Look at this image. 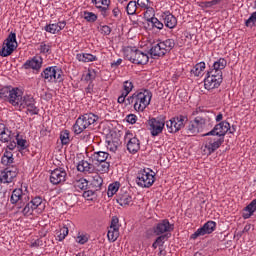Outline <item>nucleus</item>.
Listing matches in <instances>:
<instances>
[{"mask_svg": "<svg viewBox=\"0 0 256 256\" xmlns=\"http://www.w3.org/2000/svg\"><path fill=\"white\" fill-rule=\"evenodd\" d=\"M151 97L153 95L149 90H144L142 92H136L132 96H129L126 99V105H133L135 111L143 113L151 103Z\"/></svg>", "mask_w": 256, "mask_h": 256, "instance_id": "nucleus-1", "label": "nucleus"}, {"mask_svg": "<svg viewBox=\"0 0 256 256\" xmlns=\"http://www.w3.org/2000/svg\"><path fill=\"white\" fill-rule=\"evenodd\" d=\"M124 59L134 63V65H147L149 63V54L135 47L127 46L124 48Z\"/></svg>", "mask_w": 256, "mask_h": 256, "instance_id": "nucleus-2", "label": "nucleus"}, {"mask_svg": "<svg viewBox=\"0 0 256 256\" xmlns=\"http://www.w3.org/2000/svg\"><path fill=\"white\" fill-rule=\"evenodd\" d=\"M211 115L209 112L200 111L198 116L191 121L187 127L188 133L191 135H197V133H201L203 129H205V125L211 121Z\"/></svg>", "mask_w": 256, "mask_h": 256, "instance_id": "nucleus-3", "label": "nucleus"}, {"mask_svg": "<svg viewBox=\"0 0 256 256\" xmlns=\"http://www.w3.org/2000/svg\"><path fill=\"white\" fill-rule=\"evenodd\" d=\"M109 167H111V164L107 161L91 163L87 160H82L77 165V171H80V173H95V171L107 173V171H109Z\"/></svg>", "mask_w": 256, "mask_h": 256, "instance_id": "nucleus-4", "label": "nucleus"}, {"mask_svg": "<svg viewBox=\"0 0 256 256\" xmlns=\"http://www.w3.org/2000/svg\"><path fill=\"white\" fill-rule=\"evenodd\" d=\"M99 116L93 113H87L77 118L75 124L73 125L75 135H81L85 129L95 125Z\"/></svg>", "mask_w": 256, "mask_h": 256, "instance_id": "nucleus-5", "label": "nucleus"}, {"mask_svg": "<svg viewBox=\"0 0 256 256\" xmlns=\"http://www.w3.org/2000/svg\"><path fill=\"white\" fill-rule=\"evenodd\" d=\"M136 183L138 187H142V189H149V187H152L153 183H155V172L149 168L139 170Z\"/></svg>", "mask_w": 256, "mask_h": 256, "instance_id": "nucleus-6", "label": "nucleus"}, {"mask_svg": "<svg viewBox=\"0 0 256 256\" xmlns=\"http://www.w3.org/2000/svg\"><path fill=\"white\" fill-rule=\"evenodd\" d=\"M41 77L46 83H63V70L57 66H50L42 71Z\"/></svg>", "mask_w": 256, "mask_h": 256, "instance_id": "nucleus-7", "label": "nucleus"}, {"mask_svg": "<svg viewBox=\"0 0 256 256\" xmlns=\"http://www.w3.org/2000/svg\"><path fill=\"white\" fill-rule=\"evenodd\" d=\"M204 137H208L207 140L204 143L203 153L204 155H211L212 153H215L223 143H225V140L223 138H219L216 135H205Z\"/></svg>", "mask_w": 256, "mask_h": 256, "instance_id": "nucleus-8", "label": "nucleus"}, {"mask_svg": "<svg viewBox=\"0 0 256 256\" xmlns=\"http://www.w3.org/2000/svg\"><path fill=\"white\" fill-rule=\"evenodd\" d=\"M17 49V35L13 32L9 34L0 51L1 57H9Z\"/></svg>", "mask_w": 256, "mask_h": 256, "instance_id": "nucleus-9", "label": "nucleus"}, {"mask_svg": "<svg viewBox=\"0 0 256 256\" xmlns=\"http://www.w3.org/2000/svg\"><path fill=\"white\" fill-rule=\"evenodd\" d=\"M227 67V60L225 58H219L217 61H215L212 65V68H210L207 73L206 77H212L217 78L220 77V79H223V69Z\"/></svg>", "mask_w": 256, "mask_h": 256, "instance_id": "nucleus-10", "label": "nucleus"}, {"mask_svg": "<svg viewBox=\"0 0 256 256\" xmlns=\"http://www.w3.org/2000/svg\"><path fill=\"white\" fill-rule=\"evenodd\" d=\"M185 123H187V117L184 115H179L167 121L166 127L169 133H177L178 131H181L183 127H185Z\"/></svg>", "mask_w": 256, "mask_h": 256, "instance_id": "nucleus-11", "label": "nucleus"}, {"mask_svg": "<svg viewBox=\"0 0 256 256\" xmlns=\"http://www.w3.org/2000/svg\"><path fill=\"white\" fill-rule=\"evenodd\" d=\"M18 107L19 109H27V112L30 113V115H39V108L37 107V102L33 96H23L22 102Z\"/></svg>", "mask_w": 256, "mask_h": 256, "instance_id": "nucleus-12", "label": "nucleus"}, {"mask_svg": "<svg viewBox=\"0 0 256 256\" xmlns=\"http://www.w3.org/2000/svg\"><path fill=\"white\" fill-rule=\"evenodd\" d=\"M29 194L23 192V189L17 188L12 191L11 197H10V203L12 205H20L19 209L25 205L29 201Z\"/></svg>", "mask_w": 256, "mask_h": 256, "instance_id": "nucleus-13", "label": "nucleus"}, {"mask_svg": "<svg viewBox=\"0 0 256 256\" xmlns=\"http://www.w3.org/2000/svg\"><path fill=\"white\" fill-rule=\"evenodd\" d=\"M149 131L152 137H157L163 133V129H165V120L161 118H150L148 120Z\"/></svg>", "mask_w": 256, "mask_h": 256, "instance_id": "nucleus-14", "label": "nucleus"}, {"mask_svg": "<svg viewBox=\"0 0 256 256\" xmlns=\"http://www.w3.org/2000/svg\"><path fill=\"white\" fill-rule=\"evenodd\" d=\"M229 129H231V124H229L227 121H222L216 124L214 128L205 135H215L216 137L225 141V135H227Z\"/></svg>", "mask_w": 256, "mask_h": 256, "instance_id": "nucleus-15", "label": "nucleus"}, {"mask_svg": "<svg viewBox=\"0 0 256 256\" xmlns=\"http://www.w3.org/2000/svg\"><path fill=\"white\" fill-rule=\"evenodd\" d=\"M19 170L16 166H11L5 168L0 172V182L1 183H13V179L17 177Z\"/></svg>", "mask_w": 256, "mask_h": 256, "instance_id": "nucleus-16", "label": "nucleus"}, {"mask_svg": "<svg viewBox=\"0 0 256 256\" xmlns=\"http://www.w3.org/2000/svg\"><path fill=\"white\" fill-rule=\"evenodd\" d=\"M67 181V171L63 168H56L50 173V183L52 185H59Z\"/></svg>", "mask_w": 256, "mask_h": 256, "instance_id": "nucleus-17", "label": "nucleus"}, {"mask_svg": "<svg viewBox=\"0 0 256 256\" xmlns=\"http://www.w3.org/2000/svg\"><path fill=\"white\" fill-rule=\"evenodd\" d=\"M173 229H175V225L169 223L167 219H164L153 227V233L156 235H163L165 233H171Z\"/></svg>", "mask_w": 256, "mask_h": 256, "instance_id": "nucleus-18", "label": "nucleus"}, {"mask_svg": "<svg viewBox=\"0 0 256 256\" xmlns=\"http://www.w3.org/2000/svg\"><path fill=\"white\" fill-rule=\"evenodd\" d=\"M217 223L214 221L206 222L203 227L199 228L196 232L191 235V239H197V237H203V235H209L215 231Z\"/></svg>", "mask_w": 256, "mask_h": 256, "instance_id": "nucleus-19", "label": "nucleus"}, {"mask_svg": "<svg viewBox=\"0 0 256 256\" xmlns=\"http://www.w3.org/2000/svg\"><path fill=\"white\" fill-rule=\"evenodd\" d=\"M15 137L16 134L13 133V131H11L8 128L7 132H4V135L0 136V142L1 143H7V149H9V151H14V149L17 147V142H15Z\"/></svg>", "mask_w": 256, "mask_h": 256, "instance_id": "nucleus-20", "label": "nucleus"}, {"mask_svg": "<svg viewBox=\"0 0 256 256\" xmlns=\"http://www.w3.org/2000/svg\"><path fill=\"white\" fill-rule=\"evenodd\" d=\"M23 91L19 88H12L8 101L13 107H19L23 101Z\"/></svg>", "mask_w": 256, "mask_h": 256, "instance_id": "nucleus-21", "label": "nucleus"}, {"mask_svg": "<svg viewBox=\"0 0 256 256\" xmlns=\"http://www.w3.org/2000/svg\"><path fill=\"white\" fill-rule=\"evenodd\" d=\"M160 21H163L165 27H167L168 29H175V27H177V18L169 11L161 13Z\"/></svg>", "mask_w": 256, "mask_h": 256, "instance_id": "nucleus-22", "label": "nucleus"}, {"mask_svg": "<svg viewBox=\"0 0 256 256\" xmlns=\"http://www.w3.org/2000/svg\"><path fill=\"white\" fill-rule=\"evenodd\" d=\"M221 83H223V78H220L218 75L217 78H213L211 76H206L204 79V87L207 91H213V89H219L221 87Z\"/></svg>", "mask_w": 256, "mask_h": 256, "instance_id": "nucleus-23", "label": "nucleus"}, {"mask_svg": "<svg viewBox=\"0 0 256 256\" xmlns=\"http://www.w3.org/2000/svg\"><path fill=\"white\" fill-rule=\"evenodd\" d=\"M43 66V58L41 56H35L31 60H27L23 67L24 69H34V71H39Z\"/></svg>", "mask_w": 256, "mask_h": 256, "instance_id": "nucleus-24", "label": "nucleus"}, {"mask_svg": "<svg viewBox=\"0 0 256 256\" xmlns=\"http://www.w3.org/2000/svg\"><path fill=\"white\" fill-rule=\"evenodd\" d=\"M150 55L152 59H157V57H164V55H167V52H165L161 42H159L152 45L150 49Z\"/></svg>", "mask_w": 256, "mask_h": 256, "instance_id": "nucleus-25", "label": "nucleus"}, {"mask_svg": "<svg viewBox=\"0 0 256 256\" xmlns=\"http://www.w3.org/2000/svg\"><path fill=\"white\" fill-rule=\"evenodd\" d=\"M65 25H67V23L65 21H61L56 24L46 25L44 29L47 31V33H52V35H55V33H59V31L65 29Z\"/></svg>", "mask_w": 256, "mask_h": 256, "instance_id": "nucleus-26", "label": "nucleus"}, {"mask_svg": "<svg viewBox=\"0 0 256 256\" xmlns=\"http://www.w3.org/2000/svg\"><path fill=\"white\" fill-rule=\"evenodd\" d=\"M129 153H137L141 149V143L137 137L130 138L127 143Z\"/></svg>", "mask_w": 256, "mask_h": 256, "instance_id": "nucleus-27", "label": "nucleus"}, {"mask_svg": "<svg viewBox=\"0 0 256 256\" xmlns=\"http://www.w3.org/2000/svg\"><path fill=\"white\" fill-rule=\"evenodd\" d=\"M107 159H109V153L99 151V152H95L92 155L90 163H103V162L107 161Z\"/></svg>", "mask_w": 256, "mask_h": 256, "instance_id": "nucleus-28", "label": "nucleus"}, {"mask_svg": "<svg viewBox=\"0 0 256 256\" xmlns=\"http://www.w3.org/2000/svg\"><path fill=\"white\" fill-rule=\"evenodd\" d=\"M34 211H36V213H42L43 210L45 209V203H43V198L37 196L35 198H33L30 201Z\"/></svg>", "mask_w": 256, "mask_h": 256, "instance_id": "nucleus-29", "label": "nucleus"}, {"mask_svg": "<svg viewBox=\"0 0 256 256\" xmlns=\"http://www.w3.org/2000/svg\"><path fill=\"white\" fill-rule=\"evenodd\" d=\"M117 203H119V205H121V207H127V205L133 203V197H131V195H129V193L125 192V193L119 195V197L117 199Z\"/></svg>", "mask_w": 256, "mask_h": 256, "instance_id": "nucleus-30", "label": "nucleus"}, {"mask_svg": "<svg viewBox=\"0 0 256 256\" xmlns=\"http://www.w3.org/2000/svg\"><path fill=\"white\" fill-rule=\"evenodd\" d=\"M6 148L2 158L1 163L2 165H5L6 167H9V165H13V161H15V158H13V152L7 150Z\"/></svg>", "mask_w": 256, "mask_h": 256, "instance_id": "nucleus-31", "label": "nucleus"}, {"mask_svg": "<svg viewBox=\"0 0 256 256\" xmlns=\"http://www.w3.org/2000/svg\"><path fill=\"white\" fill-rule=\"evenodd\" d=\"M76 59L82 63H91L97 61V56L89 53H80L76 55Z\"/></svg>", "mask_w": 256, "mask_h": 256, "instance_id": "nucleus-32", "label": "nucleus"}, {"mask_svg": "<svg viewBox=\"0 0 256 256\" xmlns=\"http://www.w3.org/2000/svg\"><path fill=\"white\" fill-rule=\"evenodd\" d=\"M203 71H205V62H200L193 67L191 74L194 75V77H201L203 75Z\"/></svg>", "mask_w": 256, "mask_h": 256, "instance_id": "nucleus-33", "label": "nucleus"}, {"mask_svg": "<svg viewBox=\"0 0 256 256\" xmlns=\"http://www.w3.org/2000/svg\"><path fill=\"white\" fill-rule=\"evenodd\" d=\"M91 185L95 189V191H99V189H101V186L103 185V178L99 174H95L92 177Z\"/></svg>", "mask_w": 256, "mask_h": 256, "instance_id": "nucleus-34", "label": "nucleus"}, {"mask_svg": "<svg viewBox=\"0 0 256 256\" xmlns=\"http://www.w3.org/2000/svg\"><path fill=\"white\" fill-rule=\"evenodd\" d=\"M89 185V182L85 178H81L74 182V187L77 191H85Z\"/></svg>", "mask_w": 256, "mask_h": 256, "instance_id": "nucleus-35", "label": "nucleus"}, {"mask_svg": "<svg viewBox=\"0 0 256 256\" xmlns=\"http://www.w3.org/2000/svg\"><path fill=\"white\" fill-rule=\"evenodd\" d=\"M107 237L112 243H115V240L119 239V228L109 227Z\"/></svg>", "mask_w": 256, "mask_h": 256, "instance_id": "nucleus-36", "label": "nucleus"}, {"mask_svg": "<svg viewBox=\"0 0 256 256\" xmlns=\"http://www.w3.org/2000/svg\"><path fill=\"white\" fill-rule=\"evenodd\" d=\"M162 45V48L164 49L165 53H169L173 47H175V40L173 39H166L162 42H160Z\"/></svg>", "mask_w": 256, "mask_h": 256, "instance_id": "nucleus-37", "label": "nucleus"}, {"mask_svg": "<svg viewBox=\"0 0 256 256\" xmlns=\"http://www.w3.org/2000/svg\"><path fill=\"white\" fill-rule=\"evenodd\" d=\"M120 184L119 182L112 183L108 186L107 195L108 197H113L117 191H119Z\"/></svg>", "mask_w": 256, "mask_h": 256, "instance_id": "nucleus-38", "label": "nucleus"}, {"mask_svg": "<svg viewBox=\"0 0 256 256\" xmlns=\"http://www.w3.org/2000/svg\"><path fill=\"white\" fill-rule=\"evenodd\" d=\"M119 145H121V142H119V140L107 141V149H109V151H112V153H115V151H117V149L119 148Z\"/></svg>", "mask_w": 256, "mask_h": 256, "instance_id": "nucleus-39", "label": "nucleus"}, {"mask_svg": "<svg viewBox=\"0 0 256 256\" xmlns=\"http://www.w3.org/2000/svg\"><path fill=\"white\" fill-rule=\"evenodd\" d=\"M137 2L136 1H130L126 7V11L128 15H135L137 13Z\"/></svg>", "mask_w": 256, "mask_h": 256, "instance_id": "nucleus-40", "label": "nucleus"}, {"mask_svg": "<svg viewBox=\"0 0 256 256\" xmlns=\"http://www.w3.org/2000/svg\"><path fill=\"white\" fill-rule=\"evenodd\" d=\"M12 89L13 88L11 87H4L0 89V99H5V101H9Z\"/></svg>", "mask_w": 256, "mask_h": 256, "instance_id": "nucleus-41", "label": "nucleus"}, {"mask_svg": "<svg viewBox=\"0 0 256 256\" xmlns=\"http://www.w3.org/2000/svg\"><path fill=\"white\" fill-rule=\"evenodd\" d=\"M148 23H151L152 27L159 29L160 31L163 29V27H165V24H163V22H161V20L155 16Z\"/></svg>", "mask_w": 256, "mask_h": 256, "instance_id": "nucleus-42", "label": "nucleus"}, {"mask_svg": "<svg viewBox=\"0 0 256 256\" xmlns=\"http://www.w3.org/2000/svg\"><path fill=\"white\" fill-rule=\"evenodd\" d=\"M146 9L145 13H144V17L146 19V21L149 23L151 21V19H154L155 17V10L153 9V7L148 6Z\"/></svg>", "mask_w": 256, "mask_h": 256, "instance_id": "nucleus-43", "label": "nucleus"}, {"mask_svg": "<svg viewBox=\"0 0 256 256\" xmlns=\"http://www.w3.org/2000/svg\"><path fill=\"white\" fill-rule=\"evenodd\" d=\"M25 206H24V208L22 209V213H23V215H25L26 217H29V215H33V211H35L34 210V208H33V205L31 204V202H27V203H25L24 204Z\"/></svg>", "mask_w": 256, "mask_h": 256, "instance_id": "nucleus-44", "label": "nucleus"}, {"mask_svg": "<svg viewBox=\"0 0 256 256\" xmlns=\"http://www.w3.org/2000/svg\"><path fill=\"white\" fill-rule=\"evenodd\" d=\"M60 141L62 145H69L71 139L69 138V130H64L60 133Z\"/></svg>", "mask_w": 256, "mask_h": 256, "instance_id": "nucleus-45", "label": "nucleus"}, {"mask_svg": "<svg viewBox=\"0 0 256 256\" xmlns=\"http://www.w3.org/2000/svg\"><path fill=\"white\" fill-rule=\"evenodd\" d=\"M15 143L18 145V147L23 151L27 149V140L25 139H20L19 134L15 135Z\"/></svg>", "mask_w": 256, "mask_h": 256, "instance_id": "nucleus-46", "label": "nucleus"}, {"mask_svg": "<svg viewBox=\"0 0 256 256\" xmlns=\"http://www.w3.org/2000/svg\"><path fill=\"white\" fill-rule=\"evenodd\" d=\"M67 235H69V228L64 226L58 232V236H57L58 241H63L65 237H67Z\"/></svg>", "mask_w": 256, "mask_h": 256, "instance_id": "nucleus-47", "label": "nucleus"}, {"mask_svg": "<svg viewBox=\"0 0 256 256\" xmlns=\"http://www.w3.org/2000/svg\"><path fill=\"white\" fill-rule=\"evenodd\" d=\"M84 19L89 23H95L97 21V15L93 12H84Z\"/></svg>", "mask_w": 256, "mask_h": 256, "instance_id": "nucleus-48", "label": "nucleus"}, {"mask_svg": "<svg viewBox=\"0 0 256 256\" xmlns=\"http://www.w3.org/2000/svg\"><path fill=\"white\" fill-rule=\"evenodd\" d=\"M246 27H256V11L245 22Z\"/></svg>", "mask_w": 256, "mask_h": 256, "instance_id": "nucleus-49", "label": "nucleus"}, {"mask_svg": "<svg viewBox=\"0 0 256 256\" xmlns=\"http://www.w3.org/2000/svg\"><path fill=\"white\" fill-rule=\"evenodd\" d=\"M92 3H95L97 9H103V5L109 7V0H92Z\"/></svg>", "mask_w": 256, "mask_h": 256, "instance_id": "nucleus-50", "label": "nucleus"}, {"mask_svg": "<svg viewBox=\"0 0 256 256\" xmlns=\"http://www.w3.org/2000/svg\"><path fill=\"white\" fill-rule=\"evenodd\" d=\"M95 191L96 190L84 191L82 197H84V199H87V201H93V197H95Z\"/></svg>", "mask_w": 256, "mask_h": 256, "instance_id": "nucleus-51", "label": "nucleus"}, {"mask_svg": "<svg viewBox=\"0 0 256 256\" xmlns=\"http://www.w3.org/2000/svg\"><path fill=\"white\" fill-rule=\"evenodd\" d=\"M95 77H97V74H95L94 70H88L87 74L85 75V81H88L90 83H93Z\"/></svg>", "mask_w": 256, "mask_h": 256, "instance_id": "nucleus-52", "label": "nucleus"}, {"mask_svg": "<svg viewBox=\"0 0 256 256\" xmlns=\"http://www.w3.org/2000/svg\"><path fill=\"white\" fill-rule=\"evenodd\" d=\"M40 53L50 54L51 53V45L46 44L45 42H42L40 44Z\"/></svg>", "mask_w": 256, "mask_h": 256, "instance_id": "nucleus-53", "label": "nucleus"}, {"mask_svg": "<svg viewBox=\"0 0 256 256\" xmlns=\"http://www.w3.org/2000/svg\"><path fill=\"white\" fill-rule=\"evenodd\" d=\"M136 3L141 9H147V7H150L151 5V1L149 0H137Z\"/></svg>", "mask_w": 256, "mask_h": 256, "instance_id": "nucleus-54", "label": "nucleus"}, {"mask_svg": "<svg viewBox=\"0 0 256 256\" xmlns=\"http://www.w3.org/2000/svg\"><path fill=\"white\" fill-rule=\"evenodd\" d=\"M127 123H130L131 125H135L137 123V116L135 114H129L126 117Z\"/></svg>", "mask_w": 256, "mask_h": 256, "instance_id": "nucleus-55", "label": "nucleus"}, {"mask_svg": "<svg viewBox=\"0 0 256 256\" xmlns=\"http://www.w3.org/2000/svg\"><path fill=\"white\" fill-rule=\"evenodd\" d=\"M89 241V238L86 235H80L76 238V242L80 243V245H85Z\"/></svg>", "mask_w": 256, "mask_h": 256, "instance_id": "nucleus-56", "label": "nucleus"}, {"mask_svg": "<svg viewBox=\"0 0 256 256\" xmlns=\"http://www.w3.org/2000/svg\"><path fill=\"white\" fill-rule=\"evenodd\" d=\"M123 87H124V91H127V93H130V91H133V82L125 81Z\"/></svg>", "mask_w": 256, "mask_h": 256, "instance_id": "nucleus-57", "label": "nucleus"}, {"mask_svg": "<svg viewBox=\"0 0 256 256\" xmlns=\"http://www.w3.org/2000/svg\"><path fill=\"white\" fill-rule=\"evenodd\" d=\"M118 224H119V218L118 217H113L110 227H113L114 229H119Z\"/></svg>", "mask_w": 256, "mask_h": 256, "instance_id": "nucleus-58", "label": "nucleus"}, {"mask_svg": "<svg viewBox=\"0 0 256 256\" xmlns=\"http://www.w3.org/2000/svg\"><path fill=\"white\" fill-rule=\"evenodd\" d=\"M165 239H167V235L161 234V235L155 240V242L158 243V245H163V243H165Z\"/></svg>", "mask_w": 256, "mask_h": 256, "instance_id": "nucleus-59", "label": "nucleus"}, {"mask_svg": "<svg viewBox=\"0 0 256 256\" xmlns=\"http://www.w3.org/2000/svg\"><path fill=\"white\" fill-rule=\"evenodd\" d=\"M102 33H104V35H111V27L105 25L102 27Z\"/></svg>", "mask_w": 256, "mask_h": 256, "instance_id": "nucleus-60", "label": "nucleus"}, {"mask_svg": "<svg viewBox=\"0 0 256 256\" xmlns=\"http://www.w3.org/2000/svg\"><path fill=\"white\" fill-rule=\"evenodd\" d=\"M121 63H123V60L119 58L116 62L112 63V67H119Z\"/></svg>", "mask_w": 256, "mask_h": 256, "instance_id": "nucleus-61", "label": "nucleus"}, {"mask_svg": "<svg viewBox=\"0 0 256 256\" xmlns=\"http://www.w3.org/2000/svg\"><path fill=\"white\" fill-rule=\"evenodd\" d=\"M107 7L108 6H104L103 8H100L101 9V15H103L104 17H107Z\"/></svg>", "mask_w": 256, "mask_h": 256, "instance_id": "nucleus-62", "label": "nucleus"}, {"mask_svg": "<svg viewBox=\"0 0 256 256\" xmlns=\"http://www.w3.org/2000/svg\"><path fill=\"white\" fill-rule=\"evenodd\" d=\"M118 103H125V105H127V99L123 98L122 96L118 97Z\"/></svg>", "mask_w": 256, "mask_h": 256, "instance_id": "nucleus-63", "label": "nucleus"}, {"mask_svg": "<svg viewBox=\"0 0 256 256\" xmlns=\"http://www.w3.org/2000/svg\"><path fill=\"white\" fill-rule=\"evenodd\" d=\"M207 7H213L214 5H217L216 0H212L206 3Z\"/></svg>", "mask_w": 256, "mask_h": 256, "instance_id": "nucleus-64", "label": "nucleus"}]
</instances>
